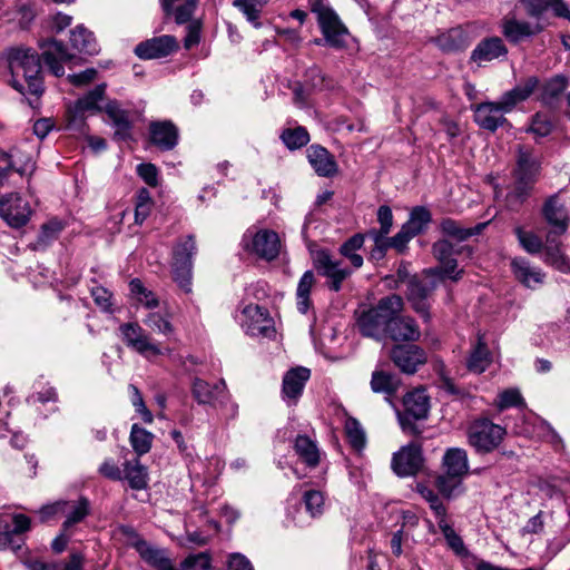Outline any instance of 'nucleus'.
Returning a JSON list of instances; mask_svg holds the SVG:
<instances>
[{
  "instance_id": "41",
  "label": "nucleus",
  "mask_w": 570,
  "mask_h": 570,
  "mask_svg": "<svg viewBox=\"0 0 570 570\" xmlns=\"http://www.w3.org/2000/svg\"><path fill=\"white\" fill-rule=\"evenodd\" d=\"M485 225L487 224H478L474 227L464 228L458 222L446 218L441 222L440 227L443 234L458 240H465L473 235L480 234Z\"/></svg>"
},
{
  "instance_id": "8",
  "label": "nucleus",
  "mask_w": 570,
  "mask_h": 570,
  "mask_svg": "<svg viewBox=\"0 0 570 570\" xmlns=\"http://www.w3.org/2000/svg\"><path fill=\"white\" fill-rule=\"evenodd\" d=\"M323 37L332 48L342 50L353 47L355 40L337 13L323 6Z\"/></svg>"
},
{
  "instance_id": "10",
  "label": "nucleus",
  "mask_w": 570,
  "mask_h": 570,
  "mask_svg": "<svg viewBox=\"0 0 570 570\" xmlns=\"http://www.w3.org/2000/svg\"><path fill=\"white\" fill-rule=\"evenodd\" d=\"M32 214L30 204L19 194L10 193L0 198V217L13 228L24 226Z\"/></svg>"
},
{
  "instance_id": "44",
  "label": "nucleus",
  "mask_w": 570,
  "mask_h": 570,
  "mask_svg": "<svg viewBox=\"0 0 570 570\" xmlns=\"http://www.w3.org/2000/svg\"><path fill=\"white\" fill-rule=\"evenodd\" d=\"M365 235L355 234L344 242L340 247V253L350 259L354 268H360L363 265V257L355 252L364 245Z\"/></svg>"
},
{
  "instance_id": "27",
  "label": "nucleus",
  "mask_w": 570,
  "mask_h": 570,
  "mask_svg": "<svg viewBox=\"0 0 570 570\" xmlns=\"http://www.w3.org/2000/svg\"><path fill=\"white\" fill-rule=\"evenodd\" d=\"M106 85H98L83 97L79 98L73 106V115L69 122V127H71L77 118L82 120L85 112H98L101 110L99 104L104 99Z\"/></svg>"
},
{
  "instance_id": "20",
  "label": "nucleus",
  "mask_w": 570,
  "mask_h": 570,
  "mask_svg": "<svg viewBox=\"0 0 570 570\" xmlns=\"http://www.w3.org/2000/svg\"><path fill=\"white\" fill-rule=\"evenodd\" d=\"M543 27L539 23L520 21L515 18H504L501 22V32L513 45L525 41L540 33Z\"/></svg>"
},
{
  "instance_id": "23",
  "label": "nucleus",
  "mask_w": 570,
  "mask_h": 570,
  "mask_svg": "<svg viewBox=\"0 0 570 570\" xmlns=\"http://www.w3.org/2000/svg\"><path fill=\"white\" fill-rule=\"evenodd\" d=\"M318 205H321V195L316 196L315 207L306 216L302 229L303 238L311 252L316 268L318 267V264H321V250L317 248V236L320 234L318 220L321 216Z\"/></svg>"
},
{
  "instance_id": "51",
  "label": "nucleus",
  "mask_w": 570,
  "mask_h": 570,
  "mask_svg": "<svg viewBox=\"0 0 570 570\" xmlns=\"http://www.w3.org/2000/svg\"><path fill=\"white\" fill-rule=\"evenodd\" d=\"M314 283V275L311 271H306L297 286V308L305 314L309 308V293Z\"/></svg>"
},
{
  "instance_id": "37",
  "label": "nucleus",
  "mask_w": 570,
  "mask_h": 570,
  "mask_svg": "<svg viewBox=\"0 0 570 570\" xmlns=\"http://www.w3.org/2000/svg\"><path fill=\"white\" fill-rule=\"evenodd\" d=\"M491 364V354L487 347L483 336L478 335V342L474 345L468 358V368L473 373H483Z\"/></svg>"
},
{
  "instance_id": "6",
  "label": "nucleus",
  "mask_w": 570,
  "mask_h": 570,
  "mask_svg": "<svg viewBox=\"0 0 570 570\" xmlns=\"http://www.w3.org/2000/svg\"><path fill=\"white\" fill-rule=\"evenodd\" d=\"M441 283L439 269H425L423 277H413L407 285V299L411 302L414 311L425 321L429 320V296Z\"/></svg>"
},
{
  "instance_id": "47",
  "label": "nucleus",
  "mask_w": 570,
  "mask_h": 570,
  "mask_svg": "<svg viewBox=\"0 0 570 570\" xmlns=\"http://www.w3.org/2000/svg\"><path fill=\"white\" fill-rule=\"evenodd\" d=\"M154 435L146 429L134 424L130 431V443L138 456L149 452Z\"/></svg>"
},
{
  "instance_id": "26",
  "label": "nucleus",
  "mask_w": 570,
  "mask_h": 570,
  "mask_svg": "<svg viewBox=\"0 0 570 570\" xmlns=\"http://www.w3.org/2000/svg\"><path fill=\"white\" fill-rule=\"evenodd\" d=\"M105 112L109 117L114 128V137L117 140H127L131 137V122L128 112L120 108L116 100L106 104Z\"/></svg>"
},
{
  "instance_id": "25",
  "label": "nucleus",
  "mask_w": 570,
  "mask_h": 570,
  "mask_svg": "<svg viewBox=\"0 0 570 570\" xmlns=\"http://www.w3.org/2000/svg\"><path fill=\"white\" fill-rule=\"evenodd\" d=\"M352 274V269L348 267H344L342 262L333 261L324 250H323V277L326 278L325 285L334 292H337L342 288V283L350 277Z\"/></svg>"
},
{
  "instance_id": "15",
  "label": "nucleus",
  "mask_w": 570,
  "mask_h": 570,
  "mask_svg": "<svg viewBox=\"0 0 570 570\" xmlns=\"http://www.w3.org/2000/svg\"><path fill=\"white\" fill-rule=\"evenodd\" d=\"M422 461L421 446L410 443L393 454L391 466L399 476H410L421 469Z\"/></svg>"
},
{
  "instance_id": "39",
  "label": "nucleus",
  "mask_w": 570,
  "mask_h": 570,
  "mask_svg": "<svg viewBox=\"0 0 570 570\" xmlns=\"http://www.w3.org/2000/svg\"><path fill=\"white\" fill-rule=\"evenodd\" d=\"M539 85L537 77H529L523 82L503 95L507 109H513L519 102L528 99Z\"/></svg>"
},
{
  "instance_id": "29",
  "label": "nucleus",
  "mask_w": 570,
  "mask_h": 570,
  "mask_svg": "<svg viewBox=\"0 0 570 570\" xmlns=\"http://www.w3.org/2000/svg\"><path fill=\"white\" fill-rule=\"evenodd\" d=\"M436 46L446 53L464 50L469 43V35L462 28L449 29L435 38Z\"/></svg>"
},
{
  "instance_id": "9",
  "label": "nucleus",
  "mask_w": 570,
  "mask_h": 570,
  "mask_svg": "<svg viewBox=\"0 0 570 570\" xmlns=\"http://www.w3.org/2000/svg\"><path fill=\"white\" fill-rule=\"evenodd\" d=\"M125 344L145 357L160 355L161 348L137 323H125L119 326Z\"/></svg>"
},
{
  "instance_id": "36",
  "label": "nucleus",
  "mask_w": 570,
  "mask_h": 570,
  "mask_svg": "<svg viewBox=\"0 0 570 570\" xmlns=\"http://www.w3.org/2000/svg\"><path fill=\"white\" fill-rule=\"evenodd\" d=\"M70 43L75 50L81 53L92 56L99 52V47L94 33L82 26H78L71 30Z\"/></svg>"
},
{
  "instance_id": "53",
  "label": "nucleus",
  "mask_w": 570,
  "mask_h": 570,
  "mask_svg": "<svg viewBox=\"0 0 570 570\" xmlns=\"http://www.w3.org/2000/svg\"><path fill=\"white\" fill-rule=\"evenodd\" d=\"M495 406L503 411L512 406H524V401L518 389H508L499 393Z\"/></svg>"
},
{
  "instance_id": "2",
  "label": "nucleus",
  "mask_w": 570,
  "mask_h": 570,
  "mask_svg": "<svg viewBox=\"0 0 570 570\" xmlns=\"http://www.w3.org/2000/svg\"><path fill=\"white\" fill-rule=\"evenodd\" d=\"M403 308L401 296L392 294L381 298L373 307L356 312V325L367 337L380 340L389 331L394 316Z\"/></svg>"
},
{
  "instance_id": "34",
  "label": "nucleus",
  "mask_w": 570,
  "mask_h": 570,
  "mask_svg": "<svg viewBox=\"0 0 570 570\" xmlns=\"http://www.w3.org/2000/svg\"><path fill=\"white\" fill-rule=\"evenodd\" d=\"M199 0H160L167 14L174 13L178 24L190 21Z\"/></svg>"
},
{
  "instance_id": "61",
  "label": "nucleus",
  "mask_w": 570,
  "mask_h": 570,
  "mask_svg": "<svg viewBox=\"0 0 570 570\" xmlns=\"http://www.w3.org/2000/svg\"><path fill=\"white\" fill-rule=\"evenodd\" d=\"M35 9L29 3H20L16 7L13 11V17L8 18V20H17L20 28L26 29L30 26L35 18Z\"/></svg>"
},
{
  "instance_id": "13",
  "label": "nucleus",
  "mask_w": 570,
  "mask_h": 570,
  "mask_svg": "<svg viewBox=\"0 0 570 570\" xmlns=\"http://www.w3.org/2000/svg\"><path fill=\"white\" fill-rule=\"evenodd\" d=\"M191 394L198 404L210 406L224 405L229 401V392L224 380L210 384L196 377L193 381Z\"/></svg>"
},
{
  "instance_id": "16",
  "label": "nucleus",
  "mask_w": 570,
  "mask_h": 570,
  "mask_svg": "<svg viewBox=\"0 0 570 570\" xmlns=\"http://www.w3.org/2000/svg\"><path fill=\"white\" fill-rule=\"evenodd\" d=\"M334 415L337 417L340 422L344 425V433L346 440L351 448L361 453L367 443L366 432L358 420L353 416H350L345 409L341 405L332 404L331 405Z\"/></svg>"
},
{
  "instance_id": "52",
  "label": "nucleus",
  "mask_w": 570,
  "mask_h": 570,
  "mask_svg": "<svg viewBox=\"0 0 570 570\" xmlns=\"http://www.w3.org/2000/svg\"><path fill=\"white\" fill-rule=\"evenodd\" d=\"M144 324L151 331L168 336L173 333L174 327L167 316L157 312H150L144 320Z\"/></svg>"
},
{
  "instance_id": "54",
  "label": "nucleus",
  "mask_w": 570,
  "mask_h": 570,
  "mask_svg": "<svg viewBox=\"0 0 570 570\" xmlns=\"http://www.w3.org/2000/svg\"><path fill=\"white\" fill-rule=\"evenodd\" d=\"M302 502L305 512L311 518H316L321 513V491L316 489H306L302 495Z\"/></svg>"
},
{
  "instance_id": "31",
  "label": "nucleus",
  "mask_w": 570,
  "mask_h": 570,
  "mask_svg": "<svg viewBox=\"0 0 570 570\" xmlns=\"http://www.w3.org/2000/svg\"><path fill=\"white\" fill-rule=\"evenodd\" d=\"M511 266L517 279L524 286L533 288L543 283L544 273L540 268L533 267L525 258H514Z\"/></svg>"
},
{
  "instance_id": "4",
  "label": "nucleus",
  "mask_w": 570,
  "mask_h": 570,
  "mask_svg": "<svg viewBox=\"0 0 570 570\" xmlns=\"http://www.w3.org/2000/svg\"><path fill=\"white\" fill-rule=\"evenodd\" d=\"M196 252L197 247L193 235L180 237L173 248V277L185 293L191 292L193 257Z\"/></svg>"
},
{
  "instance_id": "40",
  "label": "nucleus",
  "mask_w": 570,
  "mask_h": 570,
  "mask_svg": "<svg viewBox=\"0 0 570 570\" xmlns=\"http://www.w3.org/2000/svg\"><path fill=\"white\" fill-rule=\"evenodd\" d=\"M67 508L62 510L66 520L62 524L63 531L70 527L82 521L89 513V501L86 498H80L77 501H66Z\"/></svg>"
},
{
  "instance_id": "46",
  "label": "nucleus",
  "mask_w": 570,
  "mask_h": 570,
  "mask_svg": "<svg viewBox=\"0 0 570 570\" xmlns=\"http://www.w3.org/2000/svg\"><path fill=\"white\" fill-rule=\"evenodd\" d=\"M281 140L289 149L295 150L306 146L309 141V134L307 130L297 126L294 128H285L281 134Z\"/></svg>"
},
{
  "instance_id": "62",
  "label": "nucleus",
  "mask_w": 570,
  "mask_h": 570,
  "mask_svg": "<svg viewBox=\"0 0 570 570\" xmlns=\"http://www.w3.org/2000/svg\"><path fill=\"white\" fill-rule=\"evenodd\" d=\"M439 264L440 266L434 267L433 269L440 271L441 282L445 277L452 281H459L462 277L463 269H458V262L454 256Z\"/></svg>"
},
{
  "instance_id": "28",
  "label": "nucleus",
  "mask_w": 570,
  "mask_h": 570,
  "mask_svg": "<svg viewBox=\"0 0 570 570\" xmlns=\"http://www.w3.org/2000/svg\"><path fill=\"white\" fill-rule=\"evenodd\" d=\"M560 236L561 235L548 233L542 248L544 249L543 261L562 273H570V262L561 250Z\"/></svg>"
},
{
  "instance_id": "12",
  "label": "nucleus",
  "mask_w": 570,
  "mask_h": 570,
  "mask_svg": "<svg viewBox=\"0 0 570 570\" xmlns=\"http://www.w3.org/2000/svg\"><path fill=\"white\" fill-rule=\"evenodd\" d=\"M508 47L502 38L498 36L483 38L471 51L470 61L478 67H484L494 60H505L508 57Z\"/></svg>"
},
{
  "instance_id": "18",
  "label": "nucleus",
  "mask_w": 570,
  "mask_h": 570,
  "mask_svg": "<svg viewBox=\"0 0 570 570\" xmlns=\"http://www.w3.org/2000/svg\"><path fill=\"white\" fill-rule=\"evenodd\" d=\"M177 48L176 38L165 35L138 43L135 53L141 59H158L169 56Z\"/></svg>"
},
{
  "instance_id": "24",
  "label": "nucleus",
  "mask_w": 570,
  "mask_h": 570,
  "mask_svg": "<svg viewBox=\"0 0 570 570\" xmlns=\"http://www.w3.org/2000/svg\"><path fill=\"white\" fill-rule=\"evenodd\" d=\"M149 132L153 144L163 150H170L178 142V130L170 121L151 122Z\"/></svg>"
},
{
  "instance_id": "63",
  "label": "nucleus",
  "mask_w": 570,
  "mask_h": 570,
  "mask_svg": "<svg viewBox=\"0 0 570 570\" xmlns=\"http://www.w3.org/2000/svg\"><path fill=\"white\" fill-rule=\"evenodd\" d=\"M413 237H415L413 233L402 225L401 229L393 237L387 238V247L395 248L397 252L402 253Z\"/></svg>"
},
{
  "instance_id": "50",
  "label": "nucleus",
  "mask_w": 570,
  "mask_h": 570,
  "mask_svg": "<svg viewBox=\"0 0 570 570\" xmlns=\"http://www.w3.org/2000/svg\"><path fill=\"white\" fill-rule=\"evenodd\" d=\"M520 246L529 254H538L543 248L541 238L533 232L524 230L523 227L517 226L513 229Z\"/></svg>"
},
{
  "instance_id": "14",
  "label": "nucleus",
  "mask_w": 570,
  "mask_h": 570,
  "mask_svg": "<svg viewBox=\"0 0 570 570\" xmlns=\"http://www.w3.org/2000/svg\"><path fill=\"white\" fill-rule=\"evenodd\" d=\"M512 109H507L505 99L502 96L498 102H482L474 108V121L483 129L495 131L507 122L504 115Z\"/></svg>"
},
{
  "instance_id": "11",
  "label": "nucleus",
  "mask_w": 570,
  "mask_h": 570,
  "mask_svg": "<svg viewBox=\"0 0 570 570\" xmlns=\"http://www.w3.org/2000/svg\"><path fill=\"white\" fill-rule=\"evenodd\" d=\"M240 325L250 336L269 337L275 333L267 311L256 304H249L243 308Z\"/></svg>"
},
{
  "instance_id": "3",
  "label": "nucleus",
  "mask_w": 570,
  "mask_h": 570,
  "mask_svg": "<svg viewBox=\"0 0 570 570\" xmlns=\"http://www.w3.org/2000/svg\"><path fill=\"white\" fill-rule=\"evenodd\" d=\"M514 174L515 183L507 194V205L511 209L519 207L528 198L539 174V163L528 150L519 149Z\"/></svg>"
},
{
  "instance_id": "35",
  "label": "nucleus",
  "mask_w": 570,
  "mask_h": 570,
  "mask_svg": "<svg viewBox=\"0 0 570 570\" xmlns=\"http://www.w3.org/2000/svg\"><path fill=\"white\" fill-rule=\"evenodd\" d=\"M294 450L298 459L308 468H315L320 462V451L316 441L306 435H297Z\"/></svg>"
},
{
  "instance_id": "49",
  "label": "nucleus",
  "mask_w": 570,
  "mask_h": 570,
  "mask_svg": "<svg viewBox=\"0 0 570 570\" xmlns=\"http://www.w3.org/2000/svg\"><path fill=\"white\" fill-rule=\"evenodd\" d=\"M371 387L375 393L393 394L397 391L399 381L394 375L382 371L372 374Z\"/></svg>"
},
{
  "instance_id": "32",
  "label": "nucleus",
  "mask_w": 570,
  "mask_h": 570,
  "mask_svg": "<svg viewBox=\"0 0 570 570\" xmlns=\"http://www.w3.org/2000/svg\"><path fill=\"white\" fill-rule=\"evenodd\" d=\"M404 409L407 416L415 420L425 419L430 410V397L424 389H416L404 396Z\"/></svg>"
},
{
  "instance_id": "33",
  "label": "nucleus",
  "mask_w": 570,
  "mask_h": 570,
  "mask_svg": "<svg viewBox=\"0 0 570 570\" xmlns=\"http://www.w3.org/2000/svg\"><path fill=\"white\" fill-rule=\"evenodd\" d=\"M443 465L449 475L461 479L469 470L466 451L460 448L449 449L443 456Z\"/></svg>"
},
{
  "instance_id": "21",
  "label": "nucleus",
  "mask_w": 570,
  "mask_h": 570,
  "mask_svg": "<svg viewBox=\"0 0 570 570\" xmlns=\"http://www.w3.org/2000/svg\"><path fill=\"white\" fill-rule=\"evenodd\" d=\"M311 376V371L304 366L293 367L283 377L282 395L288 404H295Z\"/></svg>"
},
{
  "instance_id": "59",
  "label": "nucleus",
  "mask_w": 570,
  "mask_h": 570,
  "mask_svg": "<svg viewBox=\"0 0 570 570\" xmlns=\"http://www.w3.org/2000/svg\"><path fill=\"white\" fill-rule=\"evenodd\" d=\"M129 391L131 396V403L136 412L141 415V419L145 423H153L154 416L151 412L146 407L142 395L138 387L134 384H130Z\"/></svg>"
},
{
  "instance_id": "22",
  "label": "nucleus",
  "mask_w": 570,
  "mask_h": 570,
  "mask_svg": "<svg viewBox=\"0 0 570 570\" xmlns=\"http://www.w3.org/2000/svg\"><path fill=\"white\" fill-rule=\"evenodd\" d=\"M542 215L550 225L549 233L563 235L569 226L567 210L558 195L550 196L543 204Z\"/></svg>"
},
{
  "instance_id": "42",
  "label": "nucleus",
  "mask_w": 570,
  "mask_h": 570,
  "mask_svg": "<svg viewBox=\"0 0 570 570\" xmlns=\"http://www.w3.org/2000/svg\"><path fill=\"white\" fill-rule=\"evenodd\" d=\"M568 85L566 76L557 75L550 78L540 88V99L544 104L551 102L567 89Z\"/></svg>"
},
{
  "instance_id": "7",
  "label": "nucleus",
  "mask_w": 570,
  "mask_h": 570,
  "mask_svg": "<svg viewBox=\"0 0 570 570\" xmlns=\"http://www.w3.org/2000/svg\"><path fill=\"white\" fill-rule=\"evenodd\" d=\"M242 244L246 252L267 262L277 258L282 249L278 234L271 229H248L243 236Z\"/></svg>"
},
{
  "instance_id": "1",
  "label": "nucleus",
  "mask_w": 570,
  "mask_h": 570,
  "mask_svg": "<svg viewBox=\"0 0 570 570\" xmlns=\"http://www.w3.org/2000/svg\"><path fill=\"white\" fill-rule=\"evenodd\" d=\"M1 57L11 73L10 83L17 91L33 96L43 92L40 57L35 49L24 46L9 47Z\"/></svg>"
},
{
  "instance_id": "19",
  "label": "nucleus",
  "mask_w": 570,
  "mask_h": 570,
  "mask_svg": "<svg viewBox=\"0 0 570 570\" xmlns=\"http://www.w3.org/2000/svg\"><path fill=\"white\" fill-rule=\"evenodd\" d=\"M42 58L50 72L56 77H61L65 73L63 62L73 58L62 42L50 39L41 43Z\"/></svg>"
},
{
  "instance_id": "43",
  "label": "nucleus",
  "mask_w": 570,
  "mask_h": 570,
  "mask_svg": "<svg viewBox=\"0 0 570 570\" xmlns=\"http://www.w3.org/2000/svg\"><path fill=\"white\" fill-rule=\"evenodd\" d=\"M266 3L262 0H234L233 6L237 8L255 28H261L259 17Z\"/></svg>"
},
{
  "instance_id": "64",
  "label": "nucleus",
  "mask_w": 570,
  "mask_h": 570,
  "mask_svg": "<svg viewBox=\"0 0 570 570\" xmlns=\"http://www.w3.org/2000/svg\"><path fill=\"white\" fill-rule=\"evenodd\" d=\"M137 174L150 187L158 185V169L154 164H140L137 166Z\"/></svg>"
},
{
  "instance_id": "5",
  "label": "nucleus",
  "mask_w": 570,
  "mask_h": 570,
  "mask_svg": "<svg viewBox=\"0 0 570 570\" xmlns=\"http://www.w3.org/2000/svg\"><path fill=\"white\" fill-rule=\"evenodd\" d=\"M505 434L507 431L503 426L483 417L471 423L468 430V441L476 452L490 453L501 444Z\"/></svg>"
},
{
  "instance_id": "30",
  "label": "nucleus",
  "mask_w": 570,
  "mask_h": 570,
  "mask_svg": "<svg viewBox=\"0 0 570 570\" xmlns=\"http://www.w3.org/2000/svg\"><path fill=\"white\" fill-rule=\"evenodd\" d=\"M387 334L393 341L414 342L420 338L421 332L413 318L394 316Z\"/></svg>"
},
{
  "instance_id": "57",
  "label": "nucleus",
  "mask_w": 570,
  "mask_h": 570,
  "mask_svg": "<svg viewBox=\"0 0 570 570\" xmlns=\"http://www.w3.org/2000/svg\"><path fill=\"white\" fill-rule=\"evenodd\" d=\"M438 525L443 533L449 547L456 553H461L464 550V544L459 534L453 530L448 520L438 521Z\"/></svg>"
},
{
  "instance_id": "48",
  "label": "nucleus",
  "mask_w": 570,
  "mask_h": 570,
  "mask_svg": "<svg viewBox=\"0 0 570 570\" xmlns=\"http://www.w3.org/2000/svg\"><path fill=\"white\" fill-rule=\"evenodd\" d=\"M431 213L423 206L414 207L410 213V218L403 225L409 228L414 236L422 233L431 222Z\"/></svg>"
},
{
  "instance_id": "60",
  "label": "nucleus",
  "mask_w": 570,
  "mask_h": 570,
  "mask_svg": "<svg viewBox=\"0 0 570 570\" xmlns=\"http://www.w3.org/2000/svg\"><path fill=\"white\" fill-rule=\"evenodd\" d=\"M91 296L96 305L106 313L114 312L112 294L102 286H95L91 288Z\"/></svg>"
},
{
  "instance_id": "38",
  "label": "nucleus",
  "mask_w": 570,
  "mask_h": 570,
  "mask_svg": "<svg viewBox=\"0 0 570 570\" xmlns=\"http://www.w3.org/2000/svg\"><path fill=\"white\" fill-rule=\"evenodd\" d=\"M124 474L131 489L142 490L148 484L147 468L140 463L139 459L126 461L124 463Z\"/></svg>"
},
{
  "instance_id": "58",
  "label": "nucleus",
  "mask_w": 570,
  "mask_h": 570,
  "mask_svg": "<svg viewBox=\"0 0 570 570\" xmlns=\"http://www.w3.org/2000/svg\"><path fill=\"white\" fill-rule=\"evenodd\" d=\"M209 567L210 557L205 552H200L185 558L178 570H207Z\"/></svg>"
},
{
  "instance_id": "45",
  "label": "nucleus",
  "mask_w": 570,
  "mask_h": 570,
  "mask_svg": "<svg viewBox=\"0 0 570 570\" xmlns=\"http://www.w3.org/2000/svg\"><path fill=\"white\" fill-rule=\"evenodd\" d=\"M130 293L137 303L146 308L154 309L159 306V299L157 296L145 285L140 279L134 278L130 284Z\"/></svg>"
},
{
  "instance_id": "56",
  "label": "nucleus",
  "mask_w": 570,
  "mask_h": 570,
  "mask_svg": "<svg viewBox=\"0 0 570 570\" xmlns=\"http://www.w3.org/2000/svg\"><path fill=\"white\" fill-rule=\"evenodd\" d=\"M553 125L550 117L546 114H535L532 118L529 131L535 137H547L552 131Z\"/></svg>"
},
{
  "instance_id": "17",
  "label": "nucleus",
  "mask_w": 570,
  "mask_h": 570,
  "mask_svg": "<svg viewBox=\"0 0 570 570\" xmlns=\"http://www.w3.org/2000/svg\"><path fill=\"white\" fill-rule=\"evenodd\" d=\"M394 364L404 373L413 374L426 362L425 352L416 345H396L391 351Z\"/></svg>"
},
{
  "instance_id": "55",
  "label": "nucleus",
  "mask_w": 570,
  "mask_h": 570,
  "mask_svg": "<svg viewBox=\"0 0 570 570\" xmlns=\"http://www.w3.org/2000/svg\"><path fill=\"white\" fill-rule=\"evenodd\" d=\"M31 570H82V556L72 553L70 560L63 566L46 564L43 562H33L30 564Z\"/></svg>"
}]
</instances>
